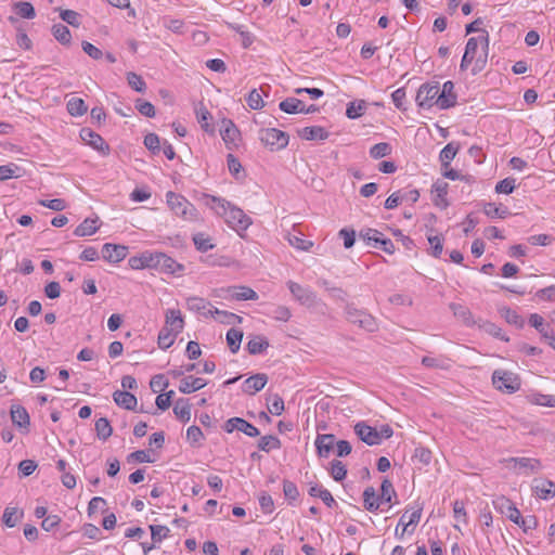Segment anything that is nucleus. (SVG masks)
Instances as JSON below:
<instances>
[{
    "instance_id": "423d86ee",
    "label": "nucleus",
    "mask_w": 555,
    "mask_h": 555,
    "mask_svg": "<svg viewBox=\"0 0 555 555\" xmlns=\"http://www.w3.org/2000/svg\"><path fill=\"white\" fill-rule=\"evenodd\" d=\"M440 91L439 82H427L423 83L416 93V104L421 108H430L434 104H436L437 96Z\"/></svg>"
},
{
    "instance_id": "20e7f679",
    "label": "nucleus",
    "mask_w": 555,
    "mask_h": 555,
    "mask_svg": "<svg viewBox=\"0 0 555 555\" xmlns=\"http://www.w3.org/2000/svg\"><path fill=\"white\" fill-rule=\"evenodd\" d=\"M259 140L271 151H280L287 146L289 135L276 128H263L258 132Z\"/></svg>"
},
{
    "instance_id": "c85d7f7f",
    "label": "nucleus",
    "mask_w": 555,
    "mask_h": 555,
    "mask_svg": "<svg viewBox=\"0 0 555 555\" xmlns=\"http://www.w3.org/2000/svg\"><path fill=\"white\" fill-rule=\"evenodd\" d=\"M10 413L13 424L20 427H25L29 425V414L26 411V409L23 408L22 405H12Z\"/></svg>"
},
{
    "instance_id": "6ab92c4d",
    "label": "nucleus",
    "mask_w": 555,
    "mask_h": 555,
    "mask_svg": "<svg viewBox=\"0 0 555 555\" xmlns=\"http://www.w3.org/2000/svg\"><path fill=\"white\" fill-rule=\"evenodd\" d=\"M532 490L542 500H548L555 495V483L546 479H534Z\"/></svg>"
},
{
    "instance_id": "69168bd1",
    "label": "nucleus",
    "mask_w": 555,
    "mask_h": 555,
    "mask_svg": "<svg viewBox=\"0 0 555 555\" xmlns=\"http://www.w3.org/2000/svg\"><path fill=\"white\" fill-rule=\"evenodd\" d=\"M152 539L154 542H160L168 537L170 530L166 526L151 525Z\"/></svg>"
},
{
    "instance_id": "0e129e2a",
    "label": "nucleus",
    "mask_w": 555,
    "mask_h": 555,
    "mask_svg": "<svg viewBox=\"0 0 555 555\" xmlns=\"http://www.w3.org/2000/svg\"><path fill=\"white\" fill-rule=\"evenodd\" d=\"M150 387L153 392H160L168 387V380L166 379L165 375L157 374L152 377Z\"/></svg>"
},
{
    "instance_id": "39448f33",
    "label": "nucleus",
    "mask_w": 555,
    "mask_h": 555,
    "mask_svg": "<svg viewBox=\"0 0 555 555\" xmlns=\"http://www.w3.org/2000/svg\"><path fill=\"white\" fill-rule=\"evenodd\" d=\"M492 382L496 389L506 393H513L520 387L518 376L507 371H494Z\"/></svg>"
},
{
    "instance_id": "864d4df0",
    "label": "nucleus",
    "mask_w": 555,
    "mask_h": 555,
    "mask_svg": "<svg viewBox=\"0 0 555 555\" xmlns=\"http://www.w3.org/2000/svg\"><path fill=\"white\" fill-rule=\"evenodd\" d=\"M390 153L391 146L387 142L377 143L370 149V156L374 159L383 158L390 155Z\"/></svg>"
},
{
    "instance_id": "603ef678",
    "label": "nucleus",
    "mask_w": 555,
    "mask_h": 555,
    "mask_svg": "<svg viewBox=\"0 0 555 555\" xmlns=\"http://www.w3.org/2000/svg\"><path fill=\"white\" fill-rule=\"evenodd\" d=\"M15 12L18 16L31 20L36 16L35 9L30 2L21 1L14 5Z\"/></svg>"
},
{
    "instance_id": "f3484780",
    "label": "nucleus",
    "mask_w": 555,
    "mask_h": 555,
    "mask_svg": "<svg viewBox=\"0 0 555 555\" xmlns=\"http://www.w3.org/2000/svg\"><path fill=\"white\" fill-rule=\"evenodd\" d=\"M335 436L333 434H319L314 446L320 457H328L335 446Z\"/></svg>"
},
{
    "instance_id": "aec40b11",
    "label": "nucleus",
    "mask_w": 555,
    "mask_h": 555,
    "mask_svg": "<svg viewBox=\"0 0 555 555\" xmlns=\"http://www.w3.org/2000/svg\"><path fill=\"white\" fill-rule=\"evenodd\" d=\"M363 506L367 512L375 513L379 509L382 501L374 487H366L363 491Z\"/></svg>"
},
{
    "instance_id": "f8f14e48",
    "label": "nucleus",
    "mask_w": 555,
    "mask_h": 555,
    "mask_svg": "<svg viewBox=\"0 0 555 555\" xmlns=\"http://www.w3.org/2000/svg\"><path fill=\"white\" fill-rule=\"evenodd\" d=\"M80 138L86 142V144L90 145L102 155H107L109 153L108 144L99 133L94 132L93 130L89 128H82L80 130Z\"/></svg>"
},
{
    "instance_id": "5fc2aeb1",
    "label": "nucleus",
    "mask_w": 555,
    "mask_h": 555,
    "mask_svg": "<svg viewBox=\"0 0 555 555\" xmlns=\"http://www.w3.org/2000/svg\"><path fill=\"white\" fill-rule=\"evenodd\" d=\"M194 245L196 246L197 250L205 253L209 249L214 248V244L211 243V240L209 236H206L204 233H197L193 236Z\"/></svg>"
},
{
    "instance_id": "a878e982",
    "label": "nucleus",
    "mask_w": 555,
    "mask_h": 555,
    "mask_svg": "<svg viewBox=\"0 0 555 555\" xmlns=\"http://www.w3.org/2000/svg\"><path fill=\"white\" fill-rule=\"evenodd\" d=\"M113 399L117 405L126 410H134L138 402L134 395L122 390H116L113 393Z\"/></svg>"
},
{
    "instance_id": "4c0bfd02",
    "label": "nucleus",
    "mask_w": 555,
    "mask_h": 555,
    "mask_svg": "<svg viewBox=\"0 0 555 555\" xmlns=\"http://www.w3.org/2000/svg\"><path fill=\"white\" fill-rule=\"evenodd\" d=\"M243 339V332L236 328H230L227 332V343L232 353H236L240 350L241 343Z\"/></svg>"
},
{
    "instance_id": "dca6fc26",
    "label": "nucleus",
    "mask_w": 555,
    "mask_h": 555,
    "mask_svg": "<svg viewBox=\"0 0 555 555\" xmlns=\"http://www.w3.org/2000/svg\"><path fill=\"white\" fill-rule=\"evenodd\" d=\"M493 506L501 514L505 515L514 524L520 519V512L513 502L505 496H500L493 501Z\"/></svg>"
},
{
    "instance_id": "72a5a7b5",
    "label": "nucleus",
    "mask_w": 555,
    "mask_h": 555,
    "mask_svg": "<svg viewBox=\"0 0 555 555\" xmlns=\"http://www.w3.org/2000/svg\"><path fill=\"white\" fill-rule=\"evenodd\" d=\"M98 219H85L74 231L76 236H90L98 230Z\"/></svg>"
},
{
    "instance_id": "a18cd8bd",
    "label": "nucleus",
    "mask_w": 555,
    "mask_h": 555,
    "mask_svg": "<svg viewBox=\"0 0 555 555\" xmlns=\"http://www.w3.org/2000/svg\"><path fill=\"white\" fill-rule=\"evenodd\" d=\"M178 334L164 326L158 334V347L164 350L168 349L175 343Z\"/></svg>"
},
{
    "instance_id": "b1692460",
    "label": "nucleus",
    "mask_w": 555,
    "mask_h": 555,
    "mask_svg": "<svg viewBox=\"0 0 555 555\" xmlns=\"http://www.w3.org/2000/svg\"><path fill=\"white\" fill-rule=\"evenodd\" d=\"M298 134L301 139L305 140H326L328 138V132L325 128L321 126H310L305 127L298 131Z\"/></svg>"
},
{
    "instance_id": "e2e57ef3",
    "label": "nucleus",
    "mask_w": 555,
    "mask_h": 555,
    "mask_svg": "<svg viewBox=\"0 0 555 555\" xmlns=\"http://www.w3.org/2000/svg\"><path fill=\"white\" fill-rule=\"evenodd\" d=\"M516 188V180L514 178H505L498 182L495 185L496 193L511 194Z\"/></svg>"
},
{
    "instance_id": "6e6d98bb",
    "label": "nucleus",
    "mask_w": 555,
    "mask_h": 555,
    "mask_svg": "<svg viewBox=\"0 0 555 555\" xmlns=\"http://www.w3.org/2000/svg\"><path fill=\"white\" fill-rule=\"evenodd\" d=\"M530 401L537 405L555 408V395L533 393Z\"/></svg>"
},
{
    "instance_id": "5701e85b",
    "label": "nucleus",
    "mask_w": 555,
    "mask_h": 555,
    "mask_svg": "<svg viewBox=\"0 0 555 555\" xmlns=\"http://www.w3.org/2000/svg\"><path fill=\"white\" fill-rule=\"evenodd\" d=\"M206 385V380L201 377L186 376L181 379L179 390L182 393H191L204 388Z\"/></svg>"
},
{
    "instance_id": "bf43d9fd",
    "label": "nucleus",
    "mask_w": 555,
    "mask_h": 555,
    "mask_svg": "<svg viewBox=\"0 0 555 555\" xmlns=\"http://www.w3.org/2000/svg\"><path fill=\"white\" fill-rule=\"evenodd\" d=\"M127 81L129 86L138 92L143 93L146 89V83L144 82L142 77L135 73H128Z\"/></svg>"
},
{
    "instance_id": "1a4fd4ad",
    "label": "nucleus",
    "mask_w": 555,
    "mask_h": 555,
    "mask_svg": "<svg viewBox=\"0 0 555 555\" xmlns=\"http://www.w3.org/2000/svg\"><path fill=\"white\" fill-rule=\"evenodd\" d=\"M507 466L518 474L531 475L542 468L541 462L538 459L531 457H509L505 460Z\"/></svg>"
},
{
    "instance_id": "4d7b16f0",
    "label": "nucleus",
    "mask_w": 555,
    "mask_h": 555,
    "mask_svg": "<svg viewBox=\"0 0 555 555\" xmlns=\"http://www.w3.org/2000/svg\"><path fill=\"white\" fill-rule=\"evenodd\" d=\"M428 243L430 245V255L435 258H439L442 254L443 249V238L439 235H428L427 236Z\"/></svg>"
},
{
    "instance_id": "8fccbe9b",
    "label": "nucleus",
    "mask_w": 555,
    "mask_h": 555,
    "mask_svg": "<svg viewBox=\"0 0 555 555\" xmlns=\"http://www.w3.org/2000/svg\"><path fill=\"white\" fill-rule=\"evenodd\" d=\"M330 474L335 481L344 480L347 476L346 465L341 461L333 460L331 462Z\"/></svg>"
},
{
    "instance_id": "473e14b6",
    "label": "nucleus",
    "mask_w": 555,
    "mask_h": 555,
    "mask_svg": "<svg viewBox=\"0 0 555 555\" xmlns=\"http://www.w3.org/2000/svg\"><path fill=\"white\" fill-rule=\"evenodd\" d=\"M483 212L490 218L504 219L509 215L508 208L503 205H496L495 203H486L483 206Z\"/></svg>"
},
{
    "instance_id": "c756f323",
    "label": "nucleus",
    "mask_w": 555,
    "mask_h": 555,
    "mask_svg": "<svg viewBox=\"0 0 555 555\" xmlns=\"http://www.w3.org/2000/svg\"><path fill=\"white\" fill-rule=\"evenodd\" d=\"M279 107L287 114H296L305 111V104L297 98H287L280 102Z\"/></svg>"
},
{
    "instance_id": "393cba45",
    "label": "nucleus",
    "mask_w": 555,
    "mask_h": 555,
    "mask_svg": "<svg viewBox=\"0 0 555 555\" xmlns=\"http://www.w3.org/2000/svg\"><path fill=\"white\" fill-rule=\"evenodd\" d=\"M184 321L182 319L180 310L169 309L166 312V324L165 327L171 332L180 333L183 330Z\"/></svg>"
},
{
    "instance_id": "a211bd4d",
    "label": "nucleus",
    "mask_w": 555,
    "mask_h": 555,
    "mask_svg": "<svg viewBox=\"0 0 555 555\" xmlns=\"http://www.w3.org/2000/svg\"><path fill=\"white\" fill-rule=\"evenodd\" d=\"M267 383H268V376L263 373H258V374H255V375L248 377L243 383L242 389L246 393L255 395L256 392L263 389Z\"/></svg>"
},
{
    "instance_id": "7ed1b4c3",
    "label": "nucleus",
    "mask_w": 555,
    "mask_h": 555,
    "mask_svg": "<svg viewBox=\"0 0 555 555\" xmlns=\"http://www.w3.org/2000/svg\"><path fill=\"white\" fill-rule=\"evenodd\" d=\"M345 313L350 323L356 324L367 332H375L378 328L377 322L372 314L363 309H358L351 304L346 305Z\"/></svg>"
},
{
    "instance_id": "7c9ffc66",
    "label": "nucleus",
    "mask_w": 555,
    "mask_h": 555,
    "mask_svg": "<svg viewBox=\"0 0 555 555\" xmlns=\"http://www.w3.org/2000/svg\"><path fill=\"white\" fill-rule=\"evenodd\" d=\"M232 299L233 300H257L258 294L250 287L238 285L233 286Z\"/></svg>"
},
{
    "instance_id": "9d476101",
    "label": "nucleus",
    "mask_w": 555,
    "mask_h": 555,
    "mask_svg": "<svg viewBox=\"0 0 555 555\" xmlns=\"http://www.w3.org/2000/svg\"><path fill=\"white\" fill-rule=\"evenodd\" d=\"M410 509H406L405 513L401 516L399 519L398 526L395 530V535L397 539L401 540L405 532L412 533L414 531V527L420 522L422 517L423 507L417 506L415 509L412 511V513L409 516V519L406 520V513Z\"/></svg>"
},
{
    "instance_id": "ddd939ff",
    "label": "nucleus",
    "mask_w": 555,
    "mask_h": 555,
    "mask_svg": "<svg viewBox=\"0 0 555 555\" xmlns=\"http://www.w3.org/2000/svg\"><path fill=\"white\" fill-rule=\"evenodd\" d=\"M456 99L454 83L449 80L442 85V89H440L436 100V105L440 109H448L456 104Z\"/></svg>"
},
{
    "instance_id": "2eb2a0df",
    "label": "nucleus",
    "mask_w": 555,
    "mask_h": 555,
    "mask_svg": "<svg viewBox=\"0 0 555 555\" xmlns=\"http://www.w3.org/2000/svg\"><path fill=\"white\" fill-rule=\"evenodd\" d=\"M356 435L369 446L379 444L377 429L367 425L365 422H359L354 425Z\"/></svg>"
},
{
    "instance_id": "de8ad7c7",
    "label": "nucleus",
    "mask_w": 555,
    "mask_h": 555,
    "mask_svg": "<svg viewBox=\"0 0 555 555\" xmlns=\"http://www.w3.org/2000/svg\"><path fill=\"white\" fill-rule=\"evenodd\" d=\"M258 448L261 451L270 452L273 449L281 448V441L276 436L268 435L260 438L258 442Z\"/></svg>"
},
{
    "instance_id": "e433bc0d",
    "label": "nucleus",
    "mask_w": 555,
    "mask_h": 555,
    "mask_svg": "<svg viewBox=\"0 0 555 555\" xmlns=\"http://www.w3.org/2000/svg\"><path fill=\"white\" fill-rule=\"evenodd\" d=\"M384 237V234L376 229H364L360 232V238H362L369 246L378 247L379 240Z\"/></svg>"
},
{
    "instance_id": "13d9d810",
    "label": "nucleus",
    "mask_w": 555,
    "mask_h": 555,
    "mask_svg": "<svg viewBox=\"0 0 555 555\" xmlns=\"http://www.w3.org/2000/svg\"><path fill=\"white\" fill-rule=\"evenodd\" d=\"M422 364L426 367L430 369H441L447 370L449 369V363L447 359L443 358H434V357H424L422 359Z\"/></svg>"
},
{
    "instance_id": "3c124183",
    "label": "nucleus",
    "mask_w": 555,
    "mask_h": 555,
    "mask_svg": "<svg viewBox=\"0 0 555 555\" xmlns=\"http://www.w3.org/2000/svg\"><path fill=\"white\" fill-rule=\"evenodd\" d=\"M287 241L291 246L304 251H308L313 246L311 241L305 240L295 233H288Z\"/></svg>"
},
{
    "instance_id": "052dcab7",
    "label": "nucleus",
    "mask_w": 555,
    "mask_h": 555,
    "mask_svg": "<svg viewBox=\"0 0 555 555\" xmlns=\"http://www.w3.org/2000/svg\"><path fill=\"white\" fill-rule=\"evenodd\" d=\"M283 492H284L286 500H288L289 504H292L294 501H296L299 496V491L297 489V486L293 481H289V480L283 481Z\"/></svg>"
},
{
    "instance_id": "a19ab883",
    "label": "nucleus",
    "mask_w": 555,
    "mask_h": 555,
    "mask_svg": "<svg viewBox=\"0 0 555 555\" xmlns=\"http://www.w3.org/2000/svg\"><path fill=\"white\" fill-rule=\"evenodd\" d=\"M175 415L182 422L186 423L191 418V406L184 399H179L173 406Z\"/></svg>"
},
{
    "instance_id": "9b49d317",
    "label": "nucleus",
    "mask_w": 555,
    "mask_h": 555,
    "mask_svg": "<svg viewBox=\"0 0 555 555\" xmlns=\"http://www.w3.org/2000/svg\"><path fill=\"white\" fill-rule=\"evenodd\" d=\"M223 429L229 434L233 433L234 430H238L244 433L248 437H257L260 434L257 427H255L251 423L241 417L229 418L224 423Z\"/></svg>"
},
{
    "instance_id": "37998d69",
    "label": "nucleus",
    "mask_w": 555,
    "mask_h": 555,
    "mask_svg": "<svg viewBox=\"0 0 555 555\" xmlns=\"http://www.w3.org/2000/svg\"><path fill=\"white\" fill-rule=\"evenodd\" d=\"M499 311H500L501 317L504 318L507 323L513 324L519 328H521L524 326V324H525L524 319L515 310L504 307V308H501Z\"/></svg>"
},
{
    "instance_id": "79ce46f5",
    "label": "nucleus",
    "mask_w": 555,
    "mask_h": 555,
    "mask_svg": "<svg viewBox=\"0 0 555 555\" xmlns=\"http://www.w3.org/2000/svg\"><path fill=\"white\" fill-rule=\"evenodd\" d=\"M52 34L54 38L62 44H69L72 35L67 26L59 23L52 26Z\"/></svg>"
},
{
    "instance_id": "4468645a",
    "label": "nucleus",
    "mask_w": 555,
    "mask_h": 555,
    "mask_svg": "<svg viewBox=\"0 0 555 555\" xmlns=\"http://www.w3.org/2000/svg\"><path fill=\"white\" fill-rule=\"evenodd\" d=\"M127 254L128 247L125 245L106 243L102 247L103 259L111 263L120 262L126 258Z\"/></svg>"
},
{
    "instance_id": "774afa93",
    "label": "nucleus",
    "mask_w": 555,
    "mask_h": 555,
    "mask_svg": "<svg viewBox=\"0 0 555 555\" xmlns=\"http://www.w3.org/2000/svg\"><path fill=\"white\" fill-rule=\"evenodd\" d=\"M246 101L251 109H260L264 105L263 100L257 89H253L249 92Z\"/></svg>"
},
{
    "instance_id": "f704fd0d",
    "label": "nucleus",
    "mask_w": 555,
    "mask_h": 555,
    "mask_svg": "<svg viewBox=\"0 0 555 555\" xmlns=\"http://www.w3.org/2000/svg\"><path fill=\"white\" fill-rule=\"evenodd\" d=\"M459 143L450 142L440 152L439 158L442 167L447 168L459 151Z\"/></svg>"
},
{
    "instance_id": "58836bf2",
    "label": "nucleus",
    "mask_w": 555,
    "mask_h": 555,
    "mask_svg": "<svg viewBox=\"0 0 555 555\" xmlns=\"http://www.w3.org/2000/svg\"><path fill=\"white\" fill-rule=\"evenodd\" d=\"M152 253H143L140 256H133L128 260V264L133 270H140L143 268H152L151 260Z\"/></svg>"
},
{
    "instance_id": "ea45409f",
    "label": "nucleus",
    "mask_w": 555,
    "mask_h": 555,
    "mask_svg": "<svg viewBox=\"0 0 555 555\" xmlns=\"http://www.w3.org/2000/svg\"><path fill=\"white\" fill-rule=\"evenodd\" d=\"M95 431H96V436L100 440H103V441L107 440L112 436V433H113V428L109 424V421L106 417H100L95 422Z\"/></svg>"
},
{
    "instance_id": "f257e3e1",
    "label": "nucleus",
    "mask_w": 555,
    "mask_h": 555,
    "mask_svg": "<svg viewBox=\"0 0 555 555\" xmlns=\"http://www.w3.org/2000/svg\"><path fill=\"white\" fill-rule=\"evenodd\" d=\"M212 209L222 215L225 222L235 231H245L250 224V218L238 207L232 206L229 202L219 197H211Z\"/></svg>"
},
{
    "instance_id": "09e8293b",
    "label": "nucleus",
    "mask_w": 555,
    "mask_h": 555,
    "mask_svg": "<svg viewBox=\"0 0 555 555\" xmlns=\"http://www.w3.org/2000/svg\"><path fill=\"white\" fill-rule=\"evenodd\" d=\"M67 111L72 116H82L88 107L82 99L73 98L67 102Z\"/></svg>"
},
{
    "instance_id": "cd10ccee",
    "label": "nucleus",
    "mask_w": 555,
    "mask_h": 555,
    "mask_svg": "<svg viewBox=\"0 0 555 555\" xmlns=\"http://www.w3.org/2000/svg\"><path fill=\"white\" fill-rule=\"evenodd\" d=\"M269 347V341L266 337L260 335L253 336L247 345L246 349L250 354H259L267 350Z\"/></svg>"
},
{
    "instance_id": "2f4dec72",
    "label": "nucleus",
    "mask_w": 555,
    "mask_h": 555,
    "mask_svg": "<svg viewBox=\"0 0 555 555\" xmlns=\"http://www.w3.org/2000/svg\"><path fill=\"white\" fill-rule=\"evenodd\" d=\"M367 108V103L365 100H357L348 103L346 109V116L349 119H356L361 117Z\"/></svg>"
},
{
    "instance_id": "f03ea898",
    "label": "nucleus",
    "mask_w": 555,
    "mask_h": 555,
    "mask_svg": "<svg viewBox=\"0 0 555 555\" xmlns=\"http://www.w3.org/2000/svg\"><path fill=\"white\" fill-rule=\"evenodd\" d=\"M167 204L172 212L184 220H194L196 218V208L184 196L169 191L166 194Z\"/></svg>"
},
{
    "instance_id": "49530a36",
    "label": "nucleus",
    "mask_w": 555,
    "mask_h": 555,
    "mask_svg": "<svg viewBox=\"0 0 555 555\" xmlns=\"http://www.w3.org/2000/svg\"><path fill=\"white\" fill-rule=\"evenodd\" d=\"M21 167L14 163L0 166V181L21 177Z\"/></svg>"
},
{
    "instance_id": "bb28decb",
    "label": "nucleus",
    "mask_w": 555,
    "mask_h": 555,
    "mask_svg": "<svg viewBox=\"0 0 555 555\" xmlns=\"http://www.w3.org/2000/svg\"><path fill=\"white\" fill-rule=\"evenodd\" d=\"M379 500L382 501V504L383 503H389V504L398 503V494L393 488L392 482L387 478H385L382 481Z\"/></svg>"
},
{
    "instance_id": "c03bdc74",
    "label": "nucleus",
    "mask_w": 555,
    "mask_h": 555,
    "mask_svg": "<svg viewBox=\"0 0 555 555\" xmlns=\"http://www.w3.org/2000/svg\"><path fill=\"white\" fill-rule=\"evenodd\" d=\"M23 516V512L16 507H7L3 512L2 521L5 526L13 528L20 521Z\"/></svg>"
},
{
    "instance_id": "4be33fe9",
    "label": "nucleus",
    "mask_w": 555,
    "mask_h": 555,
    "mask_svg": "<svg viewBox=\"0 0 555 555\" xmlns=\"http://www.w3.org/2000/svg\"><path fill=\"white\" fill-rule=\"evenodd\" d=\"M449 308L453 312L454 317L461 320L463 324H465L466 326H474L478 324V322L474 319L473 313L467 307L461 304L452 302L450 304Z\"/></svg>"
},
{
    "instance_id": "412c9836",
    "label": "nucleus",
    "mask_w": 555,
    "mask_h": 555,
    "mask_svg": "<svg viewBox=\"0 0 555 555\" xmlns=\"http://www.w3.org/2000/svg\"><path fill=\"white\" fill-rule=\"evenodd\" d=\"M189 310L197 312L204 317L212 315L214 309L207 300L199 297H190L186 300Z\"/></svg>"
},
{
    "instance_id": "0eeeda50",
    "label": "nucleus",
    "mask_w": 555,
    "mask_h": 555,
    "mask_svg": "<svg viewBox=\"0 0 555 555\" xmlns=\"http://www.w3.org/2000/svg\"><path fill=\"white\" fill-rule=\"evenodd\" d=\"M287 286L293 297L302 306L308 308L315 307L319 304L317 294L309 287H305L296 282L288 281Z\"/></svg>"
},
{
    "instance_id": "c9c22d12",
    "label": "nucleus",
    "mask_w": 555,
    "mask_h": 555,
    "mask_svg": "<svg viewBox=\"0 0 555 555\" xmlns=\"http://www.w3.org/2000/svg\"><path fill=\"white\" fill-rule=\"evenodd\" d=\"M222 128L220 129V134L225 143H233L237 135L238 129L231 120H223Z\"/></svg>"
},
{
    "instance_id": "680f3d73",
    "label": "nucleus",
    "mask_w": 555,
    "mask_h": 555,
    "mask_svg": "<svg viewBox=\"0 0 555 555\" xmlns=\"http://www.w3.org/2000/svg\"><path fill=\"white\" fill-rule=\"evenodd\" d=\"M60 17L73 27L80 26V15L73 10H60Z\"/></svg>"
},
{
    "instance_id": "338daca9",
    "label": "nucleus",
    "mask_w": 555,
    "mask_h": 555,
    "mask_svg": "<svg viewBox=\"0 0 555 555\" xmlns=\"http://www.w3.org/2000/svg\"><path fill=\"white\" fill-rule=\"evenodd\" d=\"M135 108L146 117H154L155 116V107L151 102L144 101V100H137L135 102Z\"/></svg>"
},
{
    "instance_id": "6e6552de",
    "label": "nucleus",
    "mask_w": 555,
    "mask_h": 555,
    "mask_svg": "<svg viewBox=\"0 0 555 555\" xmlns=\"http://www.w3.org/2000/svg\"><path fill=\"white\" fill-rule=\"evenodd\" d=\"M152 268L159 269L165 273L180 274L184 271V267L171 257L163 253H152Z\"/></svg>"
}]
</instances>
